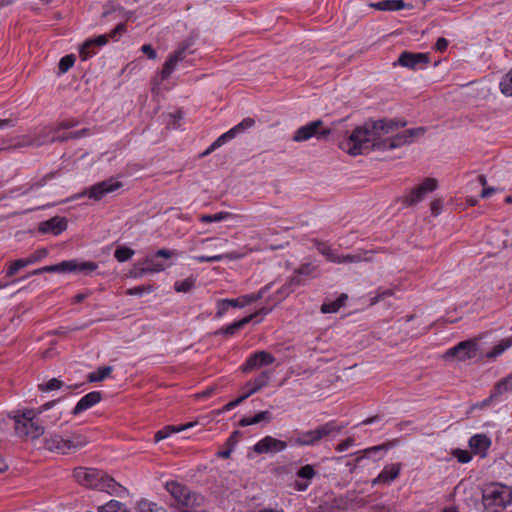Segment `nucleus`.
Returning a JSON list of instances; mask_svg holds the SVG:
<instances>
[{
    "label": "nucleus",
    "mask_w": 512,
    "mask_h": 512,
    "mask_svg": "<svg viewBox=\"0 0 512 512\" xmlns=\"http://www.w3.org/2000/svg\"><path fill=\"white\" fill-rule=\"evenodd\" d=\"M407 125L406 120L379 119L365 122L356 127L350 136L340 142V148L348 154L356 156L366 150L386 151L393 150L414 142V140L426 133L425 127H416L396 133L388 137L400 128Z\"/></svg>",
    "instance_id": "f257e3e1"
},
{
    "label": "nucleus",
    "mask_w": 512,
    "mask_h": 512,
    "mask_svg": "<svg viewBox=\"0 0 512 512\" xmlns=\"http://www.w3.org/2000/svg\"><path fill=\"white\" fill-rule=\"evenodd\" d=\"M56 402L57 400L47 402L40 406L37 411L33 409L17 411L13 416L17 436L26 440L40 438L45 432V426L40 419V415L50 409Z\"/></svg>",
    "instance_id": "f03ea898"
},
{
    "label": "nucleus",
    "mask_w": 512,
    "mask_h": 512,
    "mask_svg": "<svg viewBox=\"0 0 512 512\" xmlns=\"http://www.w3.org/2000/svg\"><path fill=\"white\" fill-rule=\"evenodd\" d=\"M74 479L82 486L109 494H118L123 487L104 471L95 468L77 467L73 471Z\"/></svg>",
    "instance_id": "7ed1b4c3"
},
{
    "label": "nucleus",
    "mask_w": 512,
    "mask_h": 512,
    "mask_svg": "<svg viewBox=\"0 0 512 512\" xmlns=\"http://www.w3.org/2000/svg\"><path fill=\"white\" fill-rule=\"evenodd\" d=\"M89 440L79 432H71L66 436L50 433L44 438V448L50 452L66 455L83 448Z\"/></svg>",
    "instance_id": "20e7f679"
},
{
    "label": "nucleus",
    "mask_w": 512,
    "mask_h": 512,
    "mask_svg": "<svg viewBox=\"0 0 512 512\" xmlns=\"http://www.w3.org/2000/svg\"><path fill=\"white\" fill-rule=\"evenodd\" d=\"M512 504V488L502 484H490L482 490V505L485 510L499 512Z\"/></svg>",
    "instance_id": "39448f33"
},
{
    "label": "nucleus",
    "mask_w": 512,
    "mask_h": 512,
    "mask_svg": "<svg viewBox=\"0 0 512 512\" xmlns=\"http://www.w3.org/2000/svg\"><path fill=\"white\" fill-rule=\"evenodd\" d=\"M98 268V264L92 261H80L78 259H71L62 261L55 265L44 266L32 272L33 275H39L44 272L54 273H71L78 272L89 275Z\"/></svg>",
    "instance_id": "423d86ee"
},
{
    "label": "nucleus",
    "mask_w": 512,
    "mask_h": 512,
    "mask_svg": "<svg viewBox=\"0 0 512 512\" xmlns=\"http://www.w3.org/2000/svg\"><path fill=\"white\" fill-rule=\"evenodd\" d=\"M98 268V264L92 261H80L78 259H71L62 261L55 265L44 266L32 272L33 275H39L44 272L54 273H71L78 272L89 275Z\"/></svg>",
    "instance_id": "0eeeda50"
},
{
    "label": "nucleus",
    "mask_w": 512,
    "mask_h": 512,
    "mask_svg": "<svg viewBox=\"0 0 512 512\" xmlns=\"http://www.w3.org/2000/svg\"><path fill=\"white\" fill-rule=\"evenodd\" d=\"M165 488L178 505L194 507L201 504L202 497L197 493L191 492L189 488L182 483L168 481L165 484Z\"/></svg>",
    "instance_id": "6e6552de"
},
{
    "label": "nucleus",
    "mask_w": 512,
    "mask_h": 512,
    "mask_svg": "<svg viewBox=\"0 0 512 512\" xmlns=\"http://www.w3.org/2000/svg\"><path fill=\"white\" fill-rule=\"evenodd\" d=\"M194 44L195 37L189 36L179 44L178 48L172 54L169 55L161 70V78L163 80L170 77L179 62L183 61L188 54L193 53L191 48Z\"/></svg>",
    "instance_id": "1a4fd4ad"
},
{
    "label": "nucleus",
    "mask_w": 512,
    "mask_h": 512,
    "mask_svg": "<svg viewBox=\"0 0 512 512\" xmlns=\"http://www.w3.org/2000/svg\"><path fill=\"white\" fill-rule=\"evenodd\" d=\"M324 122L320 119L312 121L304 126L299 127L293 137L292 140L295 142H304L312 137H315L318 140L326 139L330 134H332V128H324Z\"/></svg>",
    "instance_id": "9d476101"
},
{
    "label": "nucleus",
    "mask_w": 512,
    "mask_h": 512,
    "mask_svg": "<svg viewBox=\"0 0 512 512\" xmlns=\"http://www.w3.org/2000/svg\"><path fill=\"white\" fill-rule=\"evenodd\" d=\"M438 182L434 178H426L421 184L415 186L406 195H403L399 200L405 207H410L421 202L427 193L433 192L437 189Z\"/></svg>",
    "instance_id": "9b49d317"
},
{
    "label": "nucleus",
    "mask_w": 512,
    "mask_h": 512,
    "mask_svg": "<svg viewBox=\"0 0 512 512\" xmlns=\"http://www.w3.org/2000/svg\"><path fill=\"white\" fill-rule=\"evenodd\" d=\"M123 187V183L118 181L116 178L111 177L104 181L95 183L94 185L86 188L80 196H87L90 199L99 201L106 195L113 193Z\"/></svg>",
    "instance_id": "f8f14e48"
},
{
    "label": "nucleus",
    "mask_w": 512,
    "mask_h": 512,
    "mask_svg": "<svg viewBox=\"0 0 512 512\" xmlns=\"http://www.w3.org/2000/svg\"><path fill=\"white\" fill-rule=\"evenodd\" d=\"M271 309L270 308H260L259 310L255 311L254 313L238 320V321H235L225 327H222L218 330H216L213 335L215 336H219V335H222V336H225V337H231V336H234L235 334H237L241 329H243L247 324H249L251 321H253L254 319H256L258 316L262 315V316H265L267 315L268 313H270Z\"/></svg>",
    "instance_id": "ddd939ff"
},
{
    "label": "nucleus",
    "mask_w": 512,
    "mask_h": 512,
    "mask_svg": "<svg viewBox=\"0 0 512 512\" xmlns=\"http://www.w3.org/2000/svg\"><path fill=\"white\" fill-rule=\"evenodd\" d=\"M477 351L476 341L466 340L447 350L445 358H456L459 361H465L476 357Z\"/></svg>",
    "instance_id": "4468645a"
},
{
    "label": "nucleus",
    "mask_w": 512,
    "mask_h": 512,
    "mask_svg": "<svg viewBox=\"0 0 512 512\" xmlns=\"http://www.w3.org/2000/svg\"><path fill=\"white\" fill-rule=\"evenodd\" d=\"M397 62L402 67L417 70L425 68L430 62V57L428 53L404 51L400 54Z\"/></svg>",
    "instance_id": "2eb2a0df"
},
{
    "label": "nucleus",
    "mask_w": 512,
    "mask_h": 512,
    "mask_svg": "<svg viewBox=\"0 0 512 512\" xmlns=\"http://www.w3.org/2000/svg\"><path fill=\"white\" fill-rule=\"evenodd\" d=\"M287 446V442L268 435L259 440L253 446V450L257 454H276L284 451Z\"/></svg>",
    "instance_id": "dca6fc26"
},
{
    "label": "nucleus",
    "mask_w": 512,
    "mask_h": 512,
    "mask_svg": "<svg viewBox=\"0 0 512 512\" xmlns=\"http://www.w3.org/2000/svg\"><path fill=\"white\" fill-rule=\"evenodd\" d=\"M512 391V373L500 380L493 388L489 397L472 406V409H483L488 407L493 401L497 400L500 395L505 392Z\"/></svg>",
    "instance_id": "f3484780"
},
{
    "label": "nucleus",
    "mask_w": 512,
    "mask_h": 512,
    "mask_svg": "<svg viewBox=\"0 0 512 512\" xmlns=\"http://www.w3.org/2000/svg\"><path fill=\"white\" fill-rule=\"evenodd\" d=\"M275 362V357L266 351H257L249 356L242 366L244 373L250 372L254 369L271 365Z\"/></svg>",
    "instance_id": "a211bd4d"
},
{
    "label": "nucleus",
    "mask_w": 512,
    "mask_h": 512,
    "mask_svg": "<svg viewBox=\"0 0 512 512\" xmlns=\"http://www.w3.org/2000/svg\"><path fill=\"white\" fill-rule=\"evenodd\" d=\"M316 471L310 464L302 466L297 472L296 476L302 480H296L293 487L299 492H304L311 484V480L315 477Z\"/></svg>",
    "instance_id": "6ab92c4d"
},
{
    "label": "nucleus",
    "mask_w": 512,
    "mask_h": 512,
    "mask_svg": "<svg viewBox=\"0 0 512 512\" xmlns=\"http://www.w3.org/2000/svg\"><path fill=\"white\" fill-rule=\"evenodd\" d=\"M67 220L64 217H53L39 224V232L59 235L67 229Z\"/></svg>",
    "instance_id": "aec40b11"
},
{
    "label": "nucleus",
    "mask_w": 512,
    "mask_h": 512,
    "mask_svg": "<svg viewBox=\"0 0 512 512\" xmlns=\"http://www.w3.org/2000/svg\"><path fill=\"white\" fill-rule=\"evenodd\" d=\"M102 400V394L99 391H92L83 396L72 410L74 416L86 411L87 409L98 404Z\"/></svg>",
    "instance_id": "412c9836"
},
{
    "label": "nucleus",
    "mask_w": 512,
    "mask_h": 512,
    "mask_svg": "<svg viewBox=\"0 0 512 512\" xmlns=\"http://www.w3.org/2000/svg\"><path fill=\"white\" fill-rule=\"evenodd\" d=\"M343 426L338 425L337 421L331 420L323 425L317 426L314 431L316 443H319L323 439H327L334 433H339Z\"/></svg>",
    "instance_id": "4be33fe9"
},
{
    "label": "nucleus",
    "mask_w": 512,
    "mask_h": 512,
    "mask_svg": "<svg viewBox=\"0 0 512 512\" xmlns=\"http://www.w3.org/2000/svg\"><path fill=\"white\" fill-rule=\"evenodd\" d=\"M491 446V439L486 434H476L469 440V447L475 454L486 456L487 450Z\"/></svg>",
    "instance_id": "5701e85b"
},
{
    "label": "nucleus",
    "mask_w": 512,
    "mask_h": 512,
    "mask_svg": "<svg viewBox=\"0 0 512 512\" xmlns=\"http://www.w3.org/2000/svg\"><path fill=\"white\" fill-rule=\"evenodd\" d=\"M400 470V463L387 465L383 468L380 474L372 481V484L376 485L380 483H390L399 476Z\"/></svg>",
    "instance_id": "b1692460"
},
{
    "label": "nucleus",
    "mask_w": 512,
    "mask_h": 512,
    "mask_svg": "<svg viewBox=\"0 0 512 512\" xmlns=\"http://www.w3.org/2000/svg\"><path fill=\"white\" fill-rule=\"evenodd\" d=\"M255 124V120L253 118L247 117L243 119L240 123L235 125L233 128L228 130L227 132L223 133L221 135V140H224L225 142H228L235 138L237 135L244 133L251 127H253Z\"/></svg>",
    "instance_id": "393cba45"
},
{
    "label": "nucleus",
    "mask_w": 512,
    "mask_h": 512,
    "mask_svg": "<svg viewBox=\"0 0 512 512\" xmlns=\"http://www.w3.org/2000/svg\"><path fill=\"white\" fill-rule=\"evenodd\" d=\"M107 42H108V36L107 35H99V36H97L94 39L86 40L82 44V46L80 48V51H79V55H80L81 59L83 61H85V60L89 59L90 57H92L95 54V52H87V49H89L91 47H96V46H103Z\"/></svg>",
    "instance_id": "a878e982"
},
{
    "label": "nucleus",
    "mask_w": 512,
    "mask_h": 512,
    "mask_svg": "<svg viewBox=\"0 0 512 512\" xmlns=\"http://www.w3.org/2000/svg\"><path fill=\"white\" fill-rule=\"evenodd\" d=\"M271 378V374L269 371H263L261 372L253 381H249L245 384V387L247 391L250 393V395H253L254 393L258 392L262 388L266 387L269 383V380Z\"/></svg>",
    "instance_id": "bb28decb"
},
{
    "label": "nucleus",
    "mask_w": 512,
    "mask_h": 512,
    "mask_svg": "<svg viewBox=\"0 0 512 512\" xmlns=\"http://www.w3.org/2000/svg\"><path fill=\"white\" fill-rule=\"evenodd\" d=\"M289 441L294 446H314L317 444L313 430L296 432V435L291 437Z\"/></svg>",
    "instance_id": "cd10ccee"
},
{
    "label": "nucleus",
    "mask_w": 512,
    "mask_h": 512,
    "mask_svg": "<svg viewBox=\"0 0 512 512\" xmlns=\"http://www.w3.org/2000/svg\"><path fill=\"white\" fill-rule=\"evenodd\" d=\"M369 6L379 11H399L404 9L407 4L403 0H383L371 3Z\"/></svg>",
    "instance_id": "c85d7f7f"
},
{
    "label": "nucleus",
    "mask_w": 512,
    "mask_h": 512,
    "mask_svg": "<svg viewBox=\"0 0 512 512\" xmlns=\"http://www.w3.org/2000/svg\"><path fill=\"white\" fill-rule=\"evenodd\" d=\"M81 384H75V385H65V383L57 378H52L46 383H42L38 385V389L42 392H49L53 390H58L63 387H65L67 390H72L79 388Z\"/></svg>",
    "instance_id": "c756f323"
},
{
    "label": "nucleus",
    "mask_w": 512,
    "mask_h": 512,
    "mask_svg": "<svg viewBox=\"0 0 512 512\" xmlns=\"http://www.w3.org/2000/svg\"><path fill=\"white\" fill-rule=\"evenodd\" d=\"M242 436V433L239 430H236L232 432V434L229 436V438L226 441V449L223 451H219L217 453V456L219 458L227 459L231 456V453L233 452L235 446L238 443V439Z\"/></svg>",
    "instance_id": "7c9ffc66"
},
{
    "label": "nucleus",
    "mask_w": 512,
    "mask_h": 512,
    "mask_svg": "<svg viewBox=\"0 0 512 512\" xmlns=\"http://www.w3.org/2000/svg\"><path fill=\"white\" fill-rule=\"evenodd\" d=\"M314 246L317 251L323 255L327 261L335 263L337 261L338 254L329 246L327 243L322 242L320 240H313Z\"/></svg>",
    "instance_id": "2f4dec72"
},
{
    "label": "nucleus",
    "mask_w": 512,
    "mask_h": 512,
    "mask_svg": "<svg viewBox=\"0 0 512 512\" xmlns=\"http://www.w3.org/2000/svg\"><path fill=\"white\" fill-rule=\"evenodd\" d=\"M302 285V280L299 276H291L285 284L277 291L281 298L287 297L293 290Z\"/></svg>",
    "instance_id": "473e14b6"
},
{
    "label": "nucleus",
    "mask_w": 512,
    "mask_h": 512,
    "mask_svg": "<svg viewBox=\"0 0 512 512\" xmlns=\"http://www.w3.org/2000/svg\"><path fill=\"white\" fill-rule=\"evenodd\" d=\"M347 298L346 294H341L335 301L323 303L320 310L324 314L336 313L342 306H344Z\"/></svg>",
    "instance_id": "72a5a7b5"
},
{
    "label": "nucleus",
    "mask_w": 512,
    "mask_h": 512,
    "mask_svg": "<svg viewBox=\"0 0 512 512\" xmlns=\"http://www.w3.org/2000/svg\"><path fill=\"white\" fill-rule=\"evenodd\" d=\"M196 284V278L194 276H189L188 278L176 281L174 283V289L176 292L187 293L190 292Z\"/></svg>",
    "instance_id": "f704fd0d"
},
{
    "label": "nucleus",
    "mask_w": 512,
    "mask_h": 512,
    "mask_svg": "<svg viewBox=\"0 0 512 512\" xmlns=\"http://www.w3.org/2000/svg\"><path fill=\"white\" fill-rule=\"evenodd\" d=\"M113 368L111 366H102L99 367L96 371L90 373L88 375L89 382H100L107 378L112 372Z\"/></svg>",
    "instance_id": "c9c22d12"
},
{
    "label": "nucleus",
    "mask_w": 512,
    "mask_h": 512,
    "mask_svg": "<svg viewBox=\"0 0 512 512\" xmlns=\"http://www.w3.org/2000/svg\"><path fill=\"white\" fill-rule=\"evenodd\" d=\"M354 499L349 494L334 497L331 503V507L338 510H347L351 507V503Z\"/></svg>",
    "instance_id": "e433bc0d"
},
{
    "label": "nucleus",
    "mask_w": 512,
    "mask_h": 512,
    "mask_svg": "<svg viewBox=\"0 0 512 512\" xmlns=\"http://www.w3.org/2000/svg\"><path fill=\"white\" fill-rule=\"evenodd\" d=\"M99 512H129L125 505L117 500H110L98 508Z\"/></svg>",
    "instance_id": "4c0bfd02"
},
{
    "label": "nucleus",
    "mask_w": 512,
    "mask_h": 512,
    "mask_svg": "<svg viewBox=\"0 0 512 512\" xmlns=\"http://www.w3.org/2000/svg\"><path fill=\"white\" fill-rule=\"evenodd\" d=\"M391 446L392 445L390 443H387V444L384 443V444L376 445L373 447H369L363 451L362 456L356 457L355 462H356V464H358L364 457H370L372 454L382 452V451H387Z\"/></svg>",
    "instance_id": "58836bf2"
},
{
    "label": "nucleus",
    "mask_w": 512,
    "mask_h": 512,
    "mask_svg": "<svg viewBox=\"0 0 512 512\" xmlns=\"http://www.w3.org/2000/svg\"><path fill=\"white\" fill-rule=\"evenodd\" d=\"M137 512H167L164 508L158 507L155 503L141 500L137 503Z\"/></svg>",
    "instance_id": "ea45409f"
},
{
    "label": "nucleus",
    "mask_w": 512,
    "mask_h": 512,
    "mask_svg": "<svg viewBox=\"0 0 512 512\" xmlns=\"http://www.w3.org/2000/svg\"><path fill=\"white\" fill-rule=\"evenodd\" d=\"M143 264L146 266L149 273H158L165 270L166 266L155 260V257H146Z\"/></svg>",
    "instance_id": "a19ab883"
},
{
    "label": "nucleus",
    "mask_w": 512,
    "mask_h": 512,
    "mask_svg": "<svg viewBox=\"0 0 512 512\" xmlns=\"http://www.w3.org/2000/svg\"><path fill=\"white\" fill-rule=\"evenodd\" d=\"M134 255V250L126 246H119L115 252L114 257L118 262H125Z\"/></svg>",
    "instance_id": "79ce46f5"
},
{
    "label": "nucleus",
    "mask_w": 512,
    "mask_h": 512,
    "mask_svg": "<svg viewBox=\"0 0 512 512\" xmlns=\"http://www.w3.org/2000/svg\"><path fill=\"white\" fill-rule=\"evenodd\" d=\"M76 61V57L73 54L66 55L62 57L58 64V69L60 74L66 73L70 68L73 67Z\"/></svg>",
    "instance_id": "37998d69"
},
{
    "label": "nucleus",
    "mask_w": 512,
    "mask_h": 512,
    "mask_svg": "<svg viewBox=\"0 0 512 512\" xmlns=\"http://www.w3.org/2000/svg\"><path fill=\"white\" fill-rule=\"evenodd\" d=\"M54 176H55L54 172L47 173L41 179L33 182L27 189L23 190L20 194L21 195H26V194H28L32 190L38 189L40 187H43L47 183V181L52 179V178H54Z\"/></svg>",
    "instance_id": "c03bdc74"
},
{
    "label": "nucleus",
    "mask_w": 512,
    "mask_h": 512,
    "mask_svg": "<svg viewBox=\"0 0 512 512\" xmlns=\"http://www.w3.org/2000/svg\"><path fill=\"white\" fill-rule=\"evenodd\" d=\"M30 265L27 258L17 259L13 261L7 269L6 276L11 277L15 275L20 269Z\"/></svg>",
    "instance_id": "a18cd8bd"
},
{
    "label": "nucleus",
    "mask_w": 512,
    "mask_h": 512,
    "mask_svg": "<svg viewBox=\"0 0 512 512\" xmlns=\"http://www.w3.org/2000/svg\"><path fill=\"white\" fill-rule=\"evenodd\" d=\"M270 286H271V284L265 285L257 293L244 295V296H242V300H244L246 305L260 300L268 292V290L270 289Z\"/></svg>",
    "instance_id": "49530a36"
},
{
    "label": "nucleus",
    "mask_w": 512,
    "mask_h": 512,
    "mask_svg": "<svg viewBox=\"0 0 512 512\" xmlns=\"http://www.w3.org/2000/svg\"><path fill=\"white\" fill-rule=\"evenodd\" d=\"M229 212H218L216 214H207L200 217V221L204 223L220 222L230 217Z\"/></svg>",
    "instance_id": "de8ad7c7"
},
{
    "label": "nucleus",
    "mask_w": 512,
    "mask_h": 512,
    "mask_svg": "<svg viewBox=\"0 0 512 512\" xmlns=\"http://www.w3.org/2000/svg\"><path fill=\"white\" fill-rule=\"evenodd\" d=\"M512 345L510 339L500 341L493 349L487 354L489 358H494L502 354L507 348Z\"/></svg>",
    "instance_id": "09e8293b"
},
{
    "label": "nucleus",
    "mask_w": 512,
    "mask_h": 512,
    "mask_svg": "<svg viewBox=\"0 0 512 512\" xmlns=\"http://www.w3.org/2000/svg\"><path fill=\"white\" fill-rule=\"evenodd\" d=\"M512 345L510 339L500 341L493 349L487 354L489 358H494L502 354L507 348Z\"/></svg>",
    "instance_id": "8fccbe9b"
},
{
    "label": "nucleus",
    "mask_w": 512,
    "mask_h": 512,
    "mask_svg": "<svg viewBox=\"0 0 512 512\" xmlns=\"http://www.w3.org/2000/svg\"><path fill=\"white\" fill-rule=\"evenodd\" d=\"M500 89L506 96H512V69L501 80Z\"/></svg>",
    "instance_id": "3c124183"
},
{
    "label": "nucleus",
    "mask_w": 512,
    "mask_h": 512,
    "mask_svg": "<svg viewBox=\"0 0 512 512\" xmlns=\"http://www.w3.org/2000/svg\"><path fill=\"white\" fill-rule=\"evenodd\" d=\"M363 260L360 254H347V255H338L337 264H348V263H358Z\"/></svg>",
    "instance_id": "603ef678"
},
{
    "label": "nucleus",
    "mask_w": 512,
    "mask_h": 512,
    "mask_svg": "<svg viewBox=\"0 0 512 512\" xmlns=\"http://www.w3.org/2000/svg\"><path fill=\"white\" fill-rule=\"evenodd\" d=\"M154 290L152 285H142V286H136L133 288H129L126 291L127 295L130 296H140L143 293H151Z\"/></svg>",
    "instance_id": "864d4df0"
},
{
    "label": "nucleus",
    "mask_w": 512,
    "mask_h": 512,
    "mask_svg": "<svg viewBox=\"0 0 512 512\" xmlns=\"http://www.w3.org/2000/svg\"><path fill=\"white\" fill-rule=\"evenodd\" d=\"M453 456L457 458L458 462L463 464L470 462L472 459L470 452L462 449H455Z\"/></svg>",
    "instance_id": "5fc2aeb1"
},
{
    "label": "nucleus",
    "mask_w": 512,
    "mask_h": 512,
    "mask_svg": "<svg viewBox=\"0 0 512 512\" xmlns=\"http://www.w3.org/2000/svg\"><path fill=\"white\" fill-rule=\"evenodd\" d=\"M393 295L392 289H386V290H378L376 295L371 298L370 305H375L376 303L380 302L381 300L390 297Z\"/></svg>",
    "instance_id": "6e6d98bb"
},
{
    "label": "nucleus",
    "mask_w": 512,
    "mask_h": 512,
    "mask_svg": "<svg viewBox=\"0 0 512 512\" xmlns=\"http://www.w3.org/2000/svg\"><path fill=\"white\" fill-rule=\"evenodd\" d=\"M194 424L193 423H188V424H185V425H181V426H172V425H169V426H166L164 427L163 429H161L164 434L169 437L171 434L173 433H176V432H180V431H183L185 429H188L190 427H192Z\"/></svg>",
    "instance_id": "4d7b16f0"
},
{
    "label": "nucleus",
    "mask_w": 512,
    "mask_h": 512,
    "mask_svg": "<svg viewBox=\"0 0 512 512\" xmlns=\"http://www.w3.org/2000/svg\"><path fill=\"white\" fill-rule=\"evenodd\" d=\"M316 270V266L311 263L302 264L298 269L295 270L297 276L304 275L310 276Z\"/></svg>",
    "instance_id": "13d9d810"
},
{
    "label": "nucleus",
    "mask_w": 512,
    "mask_h": 512,
    "mask_svg": "<svg viewBox=\"0 0 512 512\" xmlns=\"http://www.w3.org/2000/svg\"><path fill=\"white\" fill-rule=\"evenodd\" d=\"M48 251L46 248L37 249L32 255H30L27 259L30 264L36 263L46 257Z\"/></svg>",
    "instance_id": "bf43d9fd"
},
{
    "label": "nucleus",
    "mask_w": 512,
    "mask_h": 512,
    "mask_svg": "<svg viewBox=\"0 0 512 512\" xmlns=\"http://www.w3.org/2000/svg\"><path fill=\"white\" fill-rule=\"evenodd\" d=\"M230 308L227 304V299H220L217 301V312L215 318L220 319L224 316L227 310Z\"/></svg>",
    "instance_id": "052dcab7"
},
{
    "label": "nucleus",
    "mask_w": 512,
    "mask_h": 512,
    "mask_svg": "<svg viewBox=\"0 0 512 512\" xmlns=\"http://www.w3.org/2000/svg\"><path fill=\"white\" fill-rule=\"evenodd\" d=\"M253 420L255 424H258L263 421L268 423L272 420V416L269 411H261L257 413L255 416H253Z\"/></svg>",
    "instance_id": "680f3d73"
},
{
    "label": "nucleus",
    "mask_w": 512,
    "mask_h": 512,
    "mask_svg": "<svg viewBox=\"0 0 512 512\" xmlns=\"http://www.w3.org/2000/svg\"><path fill=\"white\" fill-rule=\"evenodd\" d=\"M226 142L224 140H221V136L218 137L202 154L201 156L204 157V156H207L209 155L211 152H213L215 149L221 147L223 144H225Z\"/></svg>",
    "instance_id": "e2e57ef3"
},
{
    "label": "nucleus",
    "mask_w": 512,
    "mask_h": 512,
    "mask_svg": "<svg viewBox=\"0 0 512 512\" xmlns=\"http://www.w3.org/2000/svg\"><path fill=\"white\" fill-rule=\"evenodd\" d=\"M430 208L432 215L438 216L442 211L443 202L440 199H435L431 202Z\"/></svg>",
    "instance_id": "0e129e2a"
},
{
    "label": "nucleus",
    "mask_w": 512,
    "mask_h": 512,
    "mask_svg": "<svg viewBox=\"0 0 512 512\" xmlns=\"http://www.w3.org/2000/svg\"><path fill=\"white\" fill-rule=\"evenodd\" d=\"M146 274H149V270H147L145 265L142 267L135 266L134 269L130 272V276L133 278H140Z\"/></svg>",
    "instance_id": "69168bd1"
},
{
    "label": "nucleus",
    "mask_w": 512,
    "mask_h": 512,
    "mask_svg": "<svg viewBox=\"0 0 512 512\" xmlns=\"http://www.w3.org/2000/svg\"><path fill=\"white\" fill-rule=\"evenodd\" d=\"M448 47V40L444 37H439L434 45V49L438 52H444Z\"/></svg>",
    "instance_id": "338daca9"
},
{
    "label": "nucleus",
    "mask_w": 512,
    "mask_h": 512,
    "mask_svg": "<svg viewBox=\"0 0 512 512\" xmlns=\"http://www.w3.org/2000/svg\"><path fill=\"white\" fill-rule=\"evenodd\" d=\"M354 444V439L349 437L336 446V451L343 452Z\"/></svg>",
    "instance_id": "774afa93"
}]
</instances>
